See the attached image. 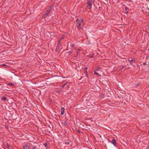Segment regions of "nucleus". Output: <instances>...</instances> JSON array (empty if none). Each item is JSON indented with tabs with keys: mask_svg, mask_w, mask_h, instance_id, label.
<instances>
[{
	"mask_svg": "<svg viewBox=\"0 0 149 149\" xmlns=\"http://www.w3.org/2000/svg\"><path fill=\"white\" fill-rule=\"evenodd\" d=\"M5 127L8 130V125H5Z\"/></svg>",
	"mask_w": 149,
	"mask_h": 149,
	"instance_id": "24",
	"label": "nucleus"
},
{
	"mask_svg": "<svg viewBox=\"0 0 149 149\" xmlns=\"http://www.w3.org/2000/svg\"><path fill=\"white\" fill-rule=\"evenodd\" d=\"M1 100L3 101H6L7 100V98L6 97H1Z\"/></svg>",
	"mask_w": 149,
	"mask_h": 149,
	"instance_id": "10",
	"label": "nucleus"
},
{
	"mask_svg": "<svg viewBox=\"0 0 149 149\" xmlns=\"http://www.w3.org/2000/svg\"><path fill=\"white\" fill-rule=\"evenodd\" d=\"M94 54H92L90 56V58H93V57L94 56Z\"/></svg>",
	"mask_w": 149,
	"mask_h": 149,
	"instance_id": "23",
	"label": "nucleus"
},
{
	"mask_svg": "<svg viewBox=\"0 0 149 149\" xmlns=\"http://www.w3.org/2000/svg\"><path fill=\"white\" fill-rule=\"evenodd\" d=\"M65 86L64 84H63L61 86L62 88H65Z\"/></svg>",
	"mask_w": 149,
	"mask_h": 149,
	"instance_id": "25",
	"label": "nucleus"
},
{
	"mask_svg": "<svg viewBox=\"0 0 149 149\" xmlns=\"http://www.w3.org/2000/svg\"><path fill=\"white\" fill-rule=\"evenodd\" d=\"M8 85L9 86H10V85L14 86V84H13L12 83H8Z\"/></svg>",
	"mask_w": 149,
	"mask_h": 149,
	"instance_id": "21",
	"label": "nucleus"
},
{
	"mask_svg": "<svg viewBox=\"0 0 149 149\" xmlns=\"http://www.w3.org/2000/svg\"><path fill=\"white\" fill-rule=\"evenodd\" d=\"M86 8H88V6H86Z\"/></svg>",
	"mask_w": 149,
	"mask_h": 149,
	"instance_id": "41",
	"label": "nucleus"
},
{
	"mask_svg": "<svg viewBox=\"0 0 149 149\" xmlns=\"http://www.w3.org/2000/svg\"><path fill=\"white\" fill-rule=\"evenodd\" d=\"M36 148V146H33V148L32 149H35Z\"/></svg>",
	"mask_w": 149,
	"mask_h": 149,
	"instance_id": "28",
	"label": "nucleus"
},
{
	"mask_svg": "<svg viewBox=\"0 0 149 149\" xmlns=\"http://www.w3.org/2000/svg\"><path fill=\"white\" fill-rule=\"evenodd\" d=\"M146 148H147V149H149V147L148 146H147Z\"/></svg>",
	"mask_w": 149,
	"mask_h": 149,
	"instance_id": "40",
	"label": "nucleus"
},
{
	"mask_svg": "<svg viewBox=\"0 0 149 149\" xmlns=\"http://www.w3.org/2000/svg\"><path fill=\"white\" fill-rule=\"evenodd\" d=\"M67 86H68V87H69L68 85Z\"/></svg>",
	"mask_w": 149,
	"mask_h": 149,
	"instance_id": "42",
	"label": "nucleus"
},
{
	"mask_svg": "<svg viewBox=\"0 0 149 149\" xmlns=\"http://www.w3.org/2000/svg\"><path fill=\"white\" fill-rule=\"evenodd\" d=\"M88 69V68L87 67H86L84 68V70H87Z\"/></svg>",
	"mask_w": 149,
	"mask_h": 149,
	"instance_id": "32",
	"label": "nucleus"
},
{
	"mask_svg": "<svg viewBox=\"0 0 149 149\" xmlns=\"http://www.w3.org/2000/svg\"><path fill=\"white\" fill-rule=\"evenodd\" d=\"M100 67H97L95 68V71H99L100 70Z\"/></svg>",
	"mask_w": 149,
	"mask_h": 149,
	"instance_id": "18",
	"label": "nucleus"
},
{
	"mask_svg": "<svg viewBox=\"0 0 149 149\" xmlns=\"http://www.w3.org/2000/svg\"><path fill=\"white\" fill-rule=\"evenodd\" d=\"M143 65H146V63H143Z\"/></svg>",
	"mask_w": 149,
	"mask_h": 149,
	"instance_id": "35",
	"label": "nucleus"
},
{
	"mask_svg": "<svg viewBox=\"0 0 149 149\" xmlns=\"http://www.w3.org/2000/svg\"><path fill=\"white\" fill-rule=\"evenodd\" d=\"M65 36V35H63L60 38V40H61L64 38V36Z\"/></svg>",
	"mask_w": 149,
	"mask_h": 149,
	"instance_id": "16",
	"label": "nucleus"
},
{
	"mask_svg": "<svg viewBox=\"0 0 149 149\" xmlns=\"http://www.w3.org/2000/svg\"><path fill=\"white\" fill-rule=\"evenodd\" d=\"M140 84H141V82L139 83H138V84H136L135 85V86L137 88L140 85Z\"/></svg>",
	"mask_w": 149,
	"mask_h": 149,
	"instance_id": "14",
	"label": "nucleus"
},
{
	"mask_svg": "<svg viewBox=\"0 0 149 149\" xmlns=\"http://www.w3.org/2000/svg\"><path fill=\"white\" fill-rule=\"evenodd\" d=\"M91 99V98H89V99H88H88H86V101L88 100V101H90V100Z\"/></svg>",
	"mask_w": 149,
	"mask_h": 149,
	"instance_id": "30",
	"label": "nucleus"
},
{
	"mask_svg": "<svg viewBox=\"0 0 149 149\" xmlns=\"http://www.w3.org/2000/svg\"><path fill=\"white\" fill-rule=\"evenodd\" d=\"M149 147V146H148Z\"/></svg>",
	"mask_w": 149,
	"mask_h": 149,
	"instance_id": "43",
	"label": "nucleus"
},
{
	"mask_svg": "<svg viewBox=\"0 0 149 149\" xmlns=\"http://www.w3.org/2000/svg\"><path fill=\"white\" fill-rule=\"evenodd\" d=\"M6 147L8 149H10V145L8 144V143H6Z\"/></svg>",
	"mask_w": 149,
	"mask_h": 149,
	"instance_id": "15",
	"label": "nucleus"
},
{
	"mask_svg": "<svg viewBox=\"0 0 149 149\" xmlns=\"http://www.w3.org/2000/svg\"><path fill=\"white\" fill-rule=\"evenodd\" d=\"M77 131L78 133H80V132H81V131H80L79 130H77Z\"/></svg>",
	"mask_w": 149,
	"mask_h": 149,
	"instance_id": "33",
	"label": "nucleus"
},
{
	"mask_svg": "<svg viewBox=\"0 0 149 149\" xmlns=\"http://www.w3.org/2000/svg\"><path fill=\"white\" fill-rule=\"evenodd\" d=\"M71 47L72 48V50H73V49L74 48V44H72L71 45Z\"/></svg>",
	"mask_w": 149,
	"mask_h": 149,
	"instance_id": "17",
	"label": "nucleus"
},
{
	"mask_svg": "<svg viewBox=\"0 0 149 149\" xmlns=\"http://www.w3.org/2000/svg\"><path fill=\"white\" fill-rule=\"evenodd\" d=\"M44 145L45 147H46V148L47 147V143H44Z\"/></svg>",
	"mask_w": 149,
	"mask_h": 149,
	"instance_id": "22",
	"label": "nucleus"
},
{
	"mask_svg": "<svg viewBox=\"0 0 149 149\" xmlns=\"http://www.w3.org/2000/svg\"><path fill=\"white\" fill-rule=\"evenodd\" d=\"M125 67V66H122L119 69V70H121L122 69H123Z\"/></svg>",
	"mask_w": 149,
	"mask_h": 149,
	"instance_id": "13",
	"label": "nucleus"
},
{
	"mask_svg": "<svg viewBox=\"0 0 149 149\" xmlns=\"http://www.w3.org/2000/svg\"><path fill=\"white\" fill-rule=\"evenodd\" d=\"M66 122H64V125H66Z\"/></svg>",
	"mask_w": 149,
	"mask_h": 149,
	"instance_id": "36",
	"label": "nucleus"
},
{
	"mask_svg": "<svg viewBox=\"0 0 149 149\" xmlns=\"http://www.w3.org/2000/svg\"><path fill=\"white\" fill-rule=\"evenodd\" d=\"M84 74H86V73H88V72L87 71V70H84Z\"/></svg>",
	"mask_w": 149,
	"mask_h": 149,
	"instance_id": "29",
	"label": "nucleus"
},
{
	"mask_svg": "<svg viewBox=\"0 0 149 149\" xmlns=\"http://www.w3.org/2000/svg\"><path fill=\"white\" fill-rule=\"evenodd\" d=\"M4 85L3 84H0V90H3L4 88Z\"/></svg>",
	"mask_w": 149,
	"mask_h": 149,
	"instance_id": "9",
	"label": "nucleus"
},
{
	"mask_svg": "<svg viewBox=\"0 0 149 149\" xmlns=\"http://www.w3.org/2000/svg\"><path fill=\"white\" fill-rule=\"evenodd\" d=\"M128 61H130V64H132V63H135V60L134 58H133L131 60H130V59H128Z\"/></svg>",
	"mask_w": 149,
	"mask_h": 149,
	"instance_id": "6",
	"label": "nucleus"
},
{
	"mask_svg": "<svg viewBox=\"0 0 149 149\" xmlns=\"http://www.w3.org/2000/svg\"><path fill=\"white\" fill-rule=\"evenodd\" d=\"M87 77H88L89 75L88 73L85 74Z\"/></svg>",
	"mask_w": 149,
	"mask_h": 149,
	"instance_id": "31",
	"label": "nucleus"
},
{
	"mask_svg": "<svg viewBox=\"0 0 149 149\" xmlns=\"http://www.w3.org/2000/svg\"><path fill=\"white\" fill-rule=\"evenodd\" d=\"M49 12H50L49 10H47V11L45 13V15H46V16L48 15L49 14Z\"/></svg>",
	"mask_w": 149,
	"mask_h": 149,
	"instance_id": "11",
	"label": "nucleus"
},
{
	"mask_svg": "<svg viewBox=\"0 0 149 149\" xmlns=\"http://www.w3.org/2000/svg\"><path fill=\"white\" fill-rule=\"evenodd\" d=\"M83 77H81L79 79V80H81V79Z\"/></svg>",
	"mask_w": 149,
	"mask_h": 149,
	"instance_id": "39",
	"label": "nucleus"
},
{
	"mask_svg": "<svg viewBox=\"0 0 149 149\" xmlns=\"http://www.w3.org/2000/svg\"><path fill=\"white\" fill-rule=\"evenodd\" d=\"M29 144H30V143H28L27 144H25L23 146V149H31L29 146L28 145Z\"/></svg>",
	"mask_w": 149,
	"mask_h": 149,
	"instance_id": "4",
	"label": "nucleus"
},
{
	"mask_svg": "<svg viewBox=\"0 0 149 149\" xmlns=\"http://www.w3.org/2000/svg\"><path fill=\"white\" fill-rule=\"evenodd\" d=\"M72 53V51H69V52H66L65 53V54L66 55H68V56H69Z\"/></svg>",
	"mask_w": 149,
	"mask_h": 149,
	"instance_id": "12",
	"label": "nucleus"
},
{
	"mask_svg": "<svg viewBox=\"0 0 149 149\" xmlns=\"http://www.w3.org/2000/svg\"><path fill=\"white\" fill-rule=\"evenodd\" d=\"M70 83H69L68 81L66 82L65 83H64L63 84L65 86L67 85L68 84H70Z\"/></svg>",
	"mask_w": 149,
	"mask_h": 149,
	"instance_id": "20",
	"label": "nucleus"
},
{
	"mask_svg": "<svg viewBox=\"0 0 149 149\" xmlns=\"http://www.w3.org/2000/svg\"><path fill=\"white\" fill-rule=\"evenodd\" d=\"M65 111V108L62 107L61 109V115H63L64 114V112Z\"/></svg>",
	"mask_w": 149,
	"mask_h": 149,
	"instance_id": "7",
	"label": "nucleus"
},
{
	"mask_svg": "<svg viewBox=\"0 0 149 149\" xmlns=\"http://www.w3.org/2000/svg\"><path fill=\"white\" fill-rule=\"evenodd\" d=\"M94 74H96V75H97L99 76L100 77L101 76V75H99V74L97 72L95 71H94Z\"/></svg>",
	"mask_w": 149,
	"mask_h": 149,
	"instance_id": "19",
	"label": "nucleus"
},
{
	"mask_svg": "<svg viewBox=\"0 0 149 149\" xmlns=\"http://www.w3.org/2000/svg\"><path fill=\"white\" fill-rule=\"evenodd\" d=\"M94 0H87V4L89 6V8H88L90 10H91V8L92 6V2Z\"/></svg>",
	"mask_w": 149,
	"mask_h": 149,
	"instance_id": "2",
	"label": "nucleus"
},
{
	"mask_svg": "<svg viewBox=\"0 0 149 149\" xmlns=\"http://www.w3.org/2000/svg\"><path fill=\"white\" fill-rule=\"evenodd\" d=\"M2 65L3 66H7L5 64H3Z\"/></svg>",
	"mask_w": 149,
	"mask_h": 149,
	"instance_id": "37",
	"label": "nucleus"
},
{
	"mask_svg": "<svg viewBox=\"0 0 149 149\" xmlns=\"http://www.w3.org/2000/svg\"><path fill=\"white\" fill-rule=\"evenodd\" d=\"M83 19L81 18H77L76 20L77 22L76 27L79 29H80L83 26L84 23Z\"/></svg>",
	"mask_w": 149,
	"mask_h": 149,
	"instance_id": "1",
	"label": "nucleus"
},
{
	"mask_svg": "<svg viewBox=\"0 0 149 149\" xmlns=\"http://www.w3.org/2000/svg\"><path fill=\"white\" fill-rule=\"evenodd\" d=\"M125 9L127 10H128L129 9V8L128 7H125Z\"/></svg>",
	"mask_w": 149,
	"mask_h": 149,
	"instance_id": "26",
	"label": "nucleus"
},
{
	"mask_svg": "<svg viewBox=\"0 0 149 149\" xmlns=\"http://www.w3.org/2000/svg\"><path fill=\"white\" fill-rule=\"evenodd\" d=\"M53 5L49 7V9L50 10L51 9H52V8L53 7Z\"/></svg>",
	"mask_w": 149,
	"mask_h": 149,
	"instance_id": "27",
	"label": "nucleus"
},
{
	"mask_svg": "<svg viewBox=\"0 0 149 149\" xmlns=\"http://www.w3.org/2000/svg\"><path fill=\"white\" fill-rule=\"evenodd\" d=\"M128 13H129V12H128V11H126V12H125V13H126V14H128Z\"/></svg>",
	"mask_w": 149,
	"mask_h": 149,
	"instance_id": "34",
	"label": "nucleus"
},
{
	"mask_svg": "<svg viewBox=\"0 0 149 149\" xmlns=\"http://www.w3.org/2000/svg\"><path fill=\"white\" fill-rule=\"evenodd\" d=\"M59 42H58L57 43V45L56 46V48L55 50V51L56 52H58L59 51V49L60 48V45H61L59 44Z\"/></svg>",
	"mask_w": 149,
	"mask_h": 149,
	"instance_id": "3",
	"label": "nucleus"
},
{
	"mask_svg": "<svg viewBox=\"0 0 149 149\" xmlns=\"http://www.w3.org/2000/svg\"><path fill=\"white\" fill-rule=\"evenodd\" d=\"M77 55H74V56L75 57H77Z\"/></svg>",
	"mask_w": 149,
	"mask_h": 149,
	"instance_id": "38",
	"label": "nucleus"
},
{
	"mask_svg": "<svg viewBox=\"0 0 149 149\" xmlns=\"http://www.w3.org/2000/svg\"><path fill=\"white\" fill-rule=\"evenodd\" d=\"M65 143L66 145H69L70 144V142H71L70 140H65Z\"/></svg>",
	"mask_w": 149,
	"mask_h": 149,
	"instance_id": "8",
	"label": "nucleus"
},
{
	"mask_svg": "<svg viewBox=\"0 0 149 149\" xmlns=\"http://www.w3.org/2000/svg\"><path fill=\"white\" fill-rule=\"evenodd\" d=\"M112 143L116 147L117 146L116 142L115 139H113L112 140Z\"/></svg>",
	"mask_w": 149,
	"mask_h": 149,
	"instance_id": "5",
	"label": "nucleus"
}]
</instances>
